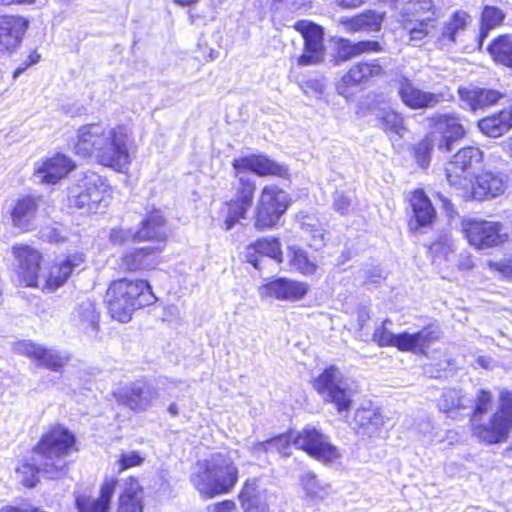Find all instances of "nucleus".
Instances as JSON below:
<instances>
[{"label": "nucleus", "mask_w": 512, "mask_h": 512, "mask_svg": "<svg viewBox=\"0 0 512 512\" xmlns=\"http://www.w3.org/2000/svg\"><path fill=\"white\" fill-rule=\"evenodd\" d=\"M133 143L132 132L127 125L106 126L92 122L76 129L70 146L77 157H93L97 164L123 172L132 161L130 148Z\"/></svg>", "instance_id": "f257e3e1"}, {"label": "nucleus", "mask_w": 512, "mask_h": 512, "mask_svg": "<svg viewBox=\"0 0 512 512\" xmlns=\"http://www.w3.org/2000/svg\"><path fill=\"white\" fill-rule=\"evenodd\" d=\"M494 404L491 390H477L471 412L469 427L472 436L478 442L493 446L508 441L512 433V390L502 389L498 393L496 409L485 418Z\"/></svg>", "instance_id": "f03ea898"}, {"label": "nucleus", "mask_w": 512, "mask_h": 512, "mask_svg": "<svg viewBox=\"0 0 512 512\" xmlns=\"http://www.w3.org/2000/svg\"><path fill=\"white\" fill-rule=\"evenodd\" d=\"M157 301L148 279L127 276L109 281L103 298L107 315L121 324L129 323L135 312L151 307Z\"/></svg>", "instance_id": "7ed1b4c3"}, {"label": "nucleus", "mask_w": 512, "mask_h": 512, "mask_svg": "<svg viewBox=\"0 0 512 512\" xmlns=\"http://www.w3.org/2000/svg\"><path fill=\"white\" fill-rule=\"evenodd\" d=\"M196 466L191 483L205 500L230 494L240 478L239 467L229 454L214 453L209 459L197 461Z\"/></svg>", "instance_id": "20e7f679"}, {"label": "nucleus", "mask_w": 512, "mask_h": 512, "mask_svg": "<svg viewBox=\"0 0 512 512\" xmlns=\"http://www.w3.org/2000/svg\"><path fill=\"white\" fill-rule=\"evenodd\" d=\"M257 191L256 182L241 176L231 186V196L225 199L219 209L218 218L222 227L229 231L248 218Z\"/></svg>", "instance_id": "39448f33"}, {"label": "nucleus", "mask_w": 512, "mask_h": 512, "mask_svg": "<svg viewBox=\"0 0 512 512\" xmlns=\"http://www.w3.org/2000/svg\"><path fill=\"white\" fill-rule=\"evenodd\" d=\"M460 226L463 238L475 250L500 248L510 239V234L501 221L469 217L462 219Z\"/></svg>", "instance_id": "423d86ee"}, {"label": "nucleus", "mask_w": 512, "mask_h": 512, "mask_svg": "<svg viewBox=\"0 0 512 512\" xmlns=\"http://www.w3.org/2000/svg\"><path fill=\"white\" fill-rule=\"evenodd\" d=\"M385 76L386 70L379 59L360 60L353 63L336 81L335 90L346 100H353L358 93Z\"/></svg>", "instance_id": "0eeeda50"}, {"label": "nucleus", "mask_w": 512, "mask_h": 512, "mask_svg": "<svg viewBox=\"0 0 512 512\" xmlns=\"http://www.w3.org/2000/svg\"><path fill=\"white\" fill-rule=\"evenodd\" d=\"M112 194V188L105 179L97 175L85 176L69 189L68 202L71 208L95 213L109 205Z\"/></svg>", "instance_id": "6e6552de"}, {"label": "nucleus", "mask_w": 512, "mask_h": 512, "mask_svg": "<svg viewBox=\"0 0 512 512\" xmlns=\"http://www.w3.org/2000/svg\"><path fill=\"white\" fill-rule=\"evenodd\" d=\"M438 7L434 0H408V7L400 14V25L410 41H421L436 29Z\"/></svg>", "instance_id": "1a4fd4ad"}, {"label": "nucleus", "mask_w": 512, "mask_h": 512, "mask_svg": "<svg viewBox=\"0 0 512 512\" xmlns=\"http://www.w3.org/2000/svg\"><path fill=\"white\" fill-rule=\"evenodd\" d=\"M290 200L277 185H265L253 212V226L259 232L272 230L286 213Z\"/></svg>", "instance_id": "9d476101"}, {"label": "nucleus", "mask_w": 512, "mask_h": 512, "mask_svg": "<svg viewBox=\"0 0 512 512\" xmlns=\"http://www.w3.org/2000/svg\"><path fill=\"white\" fill-rule=\"evenodd\" d=\"M483 162L484 153L478 146H463L446 162L445 178L451 187L464 190L472 180L474 172L482 166Z\"/></svg>", "instance_id": "9b49d317"}, {"label": "nucleus", "mask_w": 512, "mask_h": 512, "mask_svg": "<svg viewBox=\"0 0 512 512\" xmlns=\"http://www.w3.org/2000/svg\"><path fill=\"white\" fill-rule=\"evenodd\" d=\"M32 453L43 459L64 458L78 452L76 435L66 426L54 423L47 427L31 449Z\"/></svg>", "instance_id": "f8f14e48"}, {"label": "nucleus", "mask_w": 512, "mask_h": 512, "mask_svg": "<svg viewBox=\"0 0 512 512\" xmlns=\"http://www.w3.org/2000/svg\"><path fill=\"white\" fill-rule=\"evenodd\" d=\"M293 445L324 465H331L341 458L340 449L330 441L327 435L314 426L307 425L297 432L293 439Z\"/></svg>", "instance_id": "ddd939ff"}, {"label": "nucleus", "mask_w": 512, "mask_h": 512, "mask_svg": "<svg viewBox=\"0 0 512 512\" xmlns=\"http://www.w3.org/2000/svg\"><path fill=\"white\" fill-rule=\"evenodd\" d=\"M311 385L324 402L332 404L338 413L348 412L353 404L351 391L341 386L339 368L333 364L326 366L311 380Z\"/></svg>", "instance_id": "4468645a"}, {"label": "nucleus", "mask_w": 512, "mask_h": 512, "mask_svg": "<svg viewBox=\"0 0 512 512\" xmlns=\"http://www.w3.org/2000/svg\"><path fill=\"white\" fill-rule=\"evenodd\" d=\"M407 204V229L410 233L432 229L438 221V211L423 187L410 190L405 195Z\"/></svg>", "instance_id": "2eb2a0df"}, {"label": "nucleus", "mask_w": 512, "mask_h": 512, "mask_svg": "<svg viewBox=\"0 0 512 512\" xmlns=\"http://www.w3.org/2000/svg\"><path fill=\"white\" fill-rule=\"evenodd\" d=\"M11 253L16 261L14 273L18 284L26 288H39L44 264L43 253L25 243L12 245Z\"/></svg>", "instance_id": "dca6fc26"}, {"label": "nucleus", "mask_w": 512, "mask_h": 512, "mask_svg": "<svg viewBox=\"0 0 512 512\" xmlns=\"http://www.w3.org/2000/svg\"><path fill=\"white\" fill-rule=\"evenodd\" d=\"M134 237L137 243H153L152 247H161L164 251L170 238L169 220L164 210L154 205L146 208Z\"/></svg>", "instance_id": "f3484780"}, {"label": "nucleus", "mask_w": 512, "mask_h": 512, "mask_svg": "<svg viewBox=\"0 0 512 512\" xmlns=\"http://www.w3.org/2000/svg\"><path fill=\"white\" fill-rule=\"evenodd\" d=\"M293 28L303 38V53L297 57L298 66L319 64L325 57L324 29L310 20H298Z\"/></svg>", "instance_id": "a211bd4d"}, {"label": "nucleus", "mask_w": 512, "mask_h": 512, "mask_svg": "<svg viewBox=\"0 0 512 512\" xmlns=\"http://www.w3.org/2000/svg\"><path fill=\"white\" fill-rule=\"evenodd\" d=\"M427 121L429 128L440 136L437 143L440 151L450 152L453 145L467 135L461 116L455 112L434 113L427 118Z\"/></svg>", "instance_id": "6ab92c4d"}, {"label": "nucleus", "mask_w": 512, "mask_h": 512, "mask_svg": "<svg viewBox=\"0 0 512 512\" xmlns=\"http://www.w3.org/2000/svg\"><path fill=\"white\" fill-rule=\"evenodd\" d=\"M161 247L140 246L123 252L117 265L119 271L128 275H143L158 269Z\"/></svg>", "instance_id": "aec40b11"}, {"label": "nucleus", "mask_w": 512, "mask_h": 512, "mask_svg": "<svg viewBox=\"0 0 512 512\" xmlns=\"http://www.w3.org/2000/svg\"><path fill=\"white\" fill-rule=\"evenodd\" d=\"M13 351L17 355L30 359L38 366L54 372H61L70 359L68 355L26 339L16 341Z\"/></svg>", "instance_id": "412c9836"}, {"label": "nucleus", "mask_w": 512, "mask_h": 512, "mask_svg": "<svg viewBox=\"0 0 512 512\" xmlns=\"http://www.w3.org/2000/svg\"><path fill=\"white\" fill-rule=\"evenodd\" d=\"M68 470L67 463L57 464L54 462L46 463L42 468L39 464L29 458L19 460L14 468V477L16 484L25 489L32 490L41 484L42 473L50 475L51 478H57L64 475Z\"/></svg>", "instance_id": "4be33fe9"}, {"label": "nucleus", "mask_w": 512, "mask_h": 512, "mask_svg": "<svg viewBox=\"0 0 512 512\" xmlns=\"http://www.w3.org/2000/svg\"><path fill=\"white\" fill-rule=\"evenodd\" d=\"M310 290L306 282L288 277L266 279L258 289L262 299H273L286 302H298L306 297Z\"/></svg>", "instance_id": "5701e85b"}, {"label": "nucleus", "mask_w": 512, "mask_h": 512, "mask_svg": "<svg viewBox=\"0 0 512 512\" xmlns=\"http://www.w3.org/2000/svg\"><path fill=\"white\" fill-rule=\"evenodd\" d=\"M30 20L21 14H0V54L11 55L23 44Z\"/></svg>", "instance_id": "b1692460"}, {"label": "nucleus", "mask_w": 512, "mask_h": 512, "mask_svg": "<svg viewBox=\"0 0 512 512\" xmlns=\"http://www.w3.org/2000/svg\"><path fill=\"white\" fill-rule=\"evenodd\" d=\"M231 166L235 175L251 172L258 177L287 178L288 168L270 159L266 154L254 153L234 158Z\"/></svg>", "instance_id": "393cba45"}, {"label": "nucleus", "mask_w": 512, "mask_h": 512, "mask_svg": "<svg viewBox=\"0 0 512 512\" xmlns=\"http://www.w3.org/2000/svg\"><path fill=\"white\" fill-rule=\"evenodd\" d=\"M40 203L41 197L31 194L20 195L12 201L8 210V217L11 226L19 234L28 233L35 229Z\"/></svg>", "instance_id": "a878e982"}, {"label": "nucleus", "mask_w": 512, "mask_h": 512, "mask_svg": "<svg viewBox=\"0 0 512 512\" xmlns=\"http://www.w3.org/2000/svg\"><path fill=\"white\" fill-rule=\"evenodd\" d=\"M84 263L85 254L80 251L67 253L64 257L55 259L48 268L41 290L54 292L64 286L74 271Z\"/></svg>", "instance_id": "bb28decb"}, {"label": "nucleus", "mask_w": 512, "mask_h": 512, "mask_svg": "<svg viewBox=\"0 0 512 512\" xmlns=\"http://www.w3.org/2000/svg\"><path fill=\"white\" fill-rule=\"evenodd\" d=\"M464 189L466 198L475 201H486L503 195L507 189L505 177L499 173L484 171L476 175Z\"/></svg>", "instance_id": "cd10ccee"}, {"label": "nucleus", "mask_w": 512, "mask_h": 512, "mask_svg": "<svg viewBox=\"0 0 512 512\" xmlns=\"http://www.w3.org/2000/svg\"><path fill=\"white\" fill-rule=\"evenodd\" d=\"M398 96L411 110L432 109L444 101L442 93L422 90L407 77H402L398 81Z\"/></svg>", "instance_id": "c85d7f7f"}, {"label": "nucleus", "mask_w": 512, "mask_h": 512, "mask_svg": "<svg viewBox=\"0 0 512 512\" xmlns=\"http://www.w3.org/2000/svg\"><path fill=\"white\" fill-rule=\"evenodd\" d=\"M473 23L472 15L463 9L453 11L443 23L436 44L443 48L463 41Z\"/></svg>", "instance_id": "c756f323"}, {"label": "nucleus", "mask_w": 512, "mask_h": 512, "mask_svg": "<svg viewBox=\"0 0 512 512\" xmlns=\"http://www.w3.org/2000/svg\"><path fill=\"white\" fill-rule=\"evenodd\" d=\"M118 482L115 477L105 478L97 498L84 493L76 495L74 506L77 512H109Z\"/></svg>", "instance_id": "7c9ffc66"}, {"label": "nucleus", "mask_w": 512, "mask_h": 512, "mask_svg": "<svg viewBox=\"0 0 512 512\" xmlns=\"http://www.w3.org/2000/svg\"><path fill=\"white\" fill-rule=\"evenodd\" d=\"M441 329L438 324L430 323L414 333L400 332V352L426 354L428 348L439 341Z\"/></svg>", "instance_id": "2f4dec72"}, {"label": "nucleus", "mask_w": 512, "mask_h": 512, "mask_svg": "<svg viewBox=\"0 0 512 512\" xmlns=\"http://www.w3.org/2000/svg\"><path fill=\"white\" fill-rule=\"evenodd\" d=\"M76 168L75 162L67 155L57 152L44 158L35 168L42 183L56 184L66 178Z\"/></svg>", "instance_id": "473e14b6"}, {"label": "nucleus", "mask_w": 512, "mask_h": 512, "mask_svg": "<svg viewBox=\"0 0 512 512\" xmlns=\"http://www.w3.org/2000/svg\"><path fill=\"white\" fill-rule=\"evenodd\" d=\"M145 488L138 476L129 475L123 480L116 502V512H144Z\"/></svg>", "instance_id": "72a5a7b5"}, {"label": "nucleus", "mask_w": 512, "mask_h": 512, "mask_svg": "<svg viewBox=\"0 0 512 512\" xmlns=\"http://www.w3.org/2000/svg\"><path fill=\"white\" fill-rule=\"evenodd\" d=\"M457 94L471 111L495 106L504 96L498 89L480 86H460L457 89Z\"/></svg>", "instance_id": "f704fd0d"}, {"label": "nucleus", "mask_w": 512, "mask_h": 512, "mask_svg": "<svg viewBox=\"0 0 512 512\" xmlns=\"http://www.w3.org/2000/svg\"><path fill=\"white\" fill-rule=\"evenodd\" d=\"M385 19L384 12L375 10H364L352 16H344L338 20V24L348 34H356L359 32H379L382 29Z\"/></svg>", "instance_id": "c9c22d12"}, {"label": "nucleus", "mask_w": 512, "mask_h": 512, "mask_svg": "<svg viewBox=\"0 0 512 512\" xmlns=\"http://www.w3.org/2000/svg\"><path fill=\"white\" fill-rule=\"evenodd\" d=\"M269 257L281 264L284 260L282 246L277 237H260L246 247V262L255 269L260 268V258Z\"/></svg>", "instance_id": "e433bc0d"}, {"label": "nucleus", "mask_w": 512, "mask_h": 512, "mask_svg": "<svg viewBox=\"0 0 512 512\" xmlns=\"http://www.w3.org/2000/svg\"><path fill=\"white\" fill-rule=\"evenodd\" d=\"M237 497L243 512H270L266 491L260 488L257 477L245 479Z\"/></svg>", "instance_id": "4c0bfd02"}, {"label": "nucleus", "mask_w": 512, "mask_h": 512, "mask_svg": "<svg viewBox=\"0 0 512 512\" xmlns=\"http://www.w3.org/2000/svg\"><path fill=\"white\" fill-rule=\"evenodd\" d=\"M353 421L357 433L369 438L379 435L385 424V418L381 411L372 405L358 407Z\"/></svg>", "instance_id": "58836bf2"}, {"label": "nucleus", "mask_w": 512, "mask_h": 512, "mask_svg": "<svg viewBox=\"0 0 512 512\" xmlns=\"http://www.w3.org/2000/svg\"><path fill=\"white\" fill-rule=\"evenodd\" d=\"M479 130L488 137L497 138L512 128V110L501 109L478 121Z\"/></svg>", "instance_id": "ea45409f"}, {"label": "nucleus", "mask_w": 512, "mask_h": 512, "mask_svg": "<svg viewBox=\"0 0 512 512\" xmlns=\"http://www.w3.org/2000/svg\"><path fill=\"white\" fill-rule=\"evenodd\" d=\"M505 12L494 5H484L479 16L478 46L481 48L489 33L503 25Z\"/></svg>", "instance_id": "a19ab883"}, {"label": "nucleus", "mask_w": 512, "mask_h": 512, "mask_svg": "<svg viewBox=\"0 0 512 512\" xmlns=\"http://www.w3.org/2000/svg\"><path fill=\"white\" fill-rule=\"evenodd\" d=\"M492 60L499 65L512 69V36L500 34L487 46Z\"/></svg>", "instance_id": "79ce46f5"}, {"label": "nucleus", "mask_w": 512, "mask_h": 512, "mask_svg": "<svg viewBox=\"0 0 512 512\" xmlns=\"http://www.w3.org/2000/svg\"><path fill=\"white\" fill-rule=\"evenodd\" d=\"M294 436L291 431L273 435L272 437L259 441L254 444V448L258 452L273 453L277 452L283 457L291 455V445H293Z\"/></svg>", "instance_id": "37998d69"}, {"label": "nucleus", "mask_w": 512, "mask_h": 512, "mask_svg": "<svg viewBox=\"0 0 512 512\" xmlns=\"http://www.w3.org/2000/svg\"><path fill=\"white\" fill-rule=\"evenodd\" d=\"M118 404L128 407L134 412L144 411L149 406V400L145 396L142 387L131 386L114 393Z\"/></svg>", "instance_id": "c03bdc74"}, {"label": "nucleus", "mask_w": 512, "mask_h": 512, "mask_svg": "<svg viewBox=\"0 0 512 512\" xmlns=\"http://www.w3.org/2000/svg\"><path fill=\"white\" fill-rule=\"evenodd\" d=\"M75 316L78 323L85 329L99 331L100 312L94 301L88 299L79 303L75 309Z\"/></svg>", "instance_id": "a18cd8bd"}, {"label": "nucleus", "mask_w": 512, "mask_h": 512, "mask_svg": "<svg viewBox=\"0 0 512 512\" xmlns=\"http://www.w3.org/2000/svg\"><path fill=\"white\" fill-rule=\"evenodd\" d=\"M381 129L388 135L402 137L407 132L405 119L401 113L394 109H385L379 117Z\"/></svg>", "instance_id": "49530a36"}, {"label": "nucleus", "mask_w": 512, "mask_h": 512, "mask_svg": "<svg viewBox=\"0 0 512 512\" xmlns=\"http://www.w3.org/2000/svg\"><path fill=\"white\" fill-rule=\"evenodd\" d=\"M289 264L298 273L308 276L316 273L318 266L312 261L308 253L300 247L292 246L288 248Z\"/></svg>", "instance_id": "de8ad7c7"}, {"label": "nucleus", "mask_w": 512, "mask_h": 512, "mask_svg": "<svg viewBox=\"0 0 512 512\" xmlns=\"http://www.w3.org/2000/svg\"><path fill=\"white\" fill-rule=\"evenodd\" d=\"M434 145L433 135L428 133L412 146L413 158L420 167L426 168L430 164Z\"/></svg>", "instance_id": "09e8293b"}, {"label": "nucleus", "mask_w": 512, "mask_h": 512, "mask_svg": "<svg viewBox=\"0 0 512 512\" xmlns=\"http://www.w3.org/2000/svg\"><path fill=\"white\" fill-rule=\"evenodd\" d=\"M387 323H390L389 319H385L379 326L374 329L372 340L379 348L395 347L398 351H400V333L393 334L390 332L386 327Z\"/></svg>", "instance_id": "8fccbe9b"}, {"label": "nucleus", "mask_w": 512, "mask_h": 512, "mask_svg": "<svg viewBox=\"0 0 512 512\" xmlns=\"http://www.w3.org/2000/svg\"><path fill=\"white\" fill-rule=\"evenodd\" d=\"M145 462V456L139 451L133 450L129 452L121 453L116 461L118 473H122L126 470L140 467Z\"/></svg>", "instance_id": "3c124183"}, {"label": "nucleus", "mask_w": 512, "mask_h": 512, "mask_svg": "<svg viewBox=\"0 0 512 512\" xmlns=\"http://www.w3.org/2000/svg\"><path fill=\"white\" fill-rule=\"evenodd\" d=\"M335 55L338 61L347 62L358 58L355 41L340 37L335 41Z\"/></svg>", "instance_id": "603ef678"}, {"label": "nucleus", "mask_w": 512, "mask_h": 512, "mask_svg": "<svg viewBox=\"0 0 512 512\" xmlns=\"http://www.w3.org/2000/svg\"><path fill=\"white\" fill-rule=\"evenodd\" d=\"M108 240L111 245L117 247H121L129 243H137L135 241L134 232L132 229L124 228L121 226L113 227L110 229Z\"/></svg>", "instance_id": "864d4df0"}, {"label": "nucleus", "mask_w": 512, "mask_h": 512, "mask_svg": "<svg viewBox=\"0 0 512 512\" xmlns=\"http://www.w3.org/2000/svg\"><path fill=\"white\" fill-rule=\"evenodd\" d=\"M439 410L449 414L464 408L462 397L456 392L443 394L438 404Z\"/></svg>", "instance_id": "5fc2aeb1"}, {"label": "nucleus", "mask_w": 512, "mask_h": 512, "mask_svg": "<svg viewBox=\"0 0 512 512\" xmlns=\"http://www.w3.org/2000/svg\"><path fill=\"white\" fill-rule=\"evenodd\" d=\"M357 57L369 54H378L385 51L383 42L376 39H361L355 41Z\"/></svg>", "instance_id": "6e6d98bb"}, {"label": "nucleus", "mask_w": 512, "mask_h": 512, "mask_svg": "<svg viewBox=\"0 0 512 512\" xmlns=\"http://www.w3.org/2000/svg\"><path fill=\"white\" fill-rule=\"evenodd\" d=\"M353 201V196L344 192H336L333 198L332 207L335 212L346 216L349 215L353 210Z\"/></svg>", "instance_id": "4d7b16f0"}, {"label": "nucleus", "mask_w": 512, "mask_h": 512, "mask_svg": "<svg viewBox=\"0 0 512 512\" xmlns=\"http://www.w3.org/2000/svg\"><path fill=\"white\" fill-rule=\"evenodd\" d=\"M41 60V54L37 51V49H33L29 52L27 58L13 71L12 77L16 79L22 73H24L28 68L33 65H36Z\"/></svg>", "instance_id": "13d9d810"}, {"label": "nucleus", "mask_w": 512, "mask_h": 512, "mask_svg": "<svg viewBox=\"0 0 512 512\" xmlns=\"http://www.w3.org/2000/svg\"><path fill=\"white\" fill-rule=\"evenodd\" d=\"M488 267L506 278H512V253L502 262L489 261Z\"/></svg>", "instance_id": "bf43d9fd"}, {"label": "nucleus", "mask_w": 512, "mask_h": 512, "mask_svg": "<svg viewBox=\"0 0 512 512\" xmlns=\"http://www.w3.org/2000/svg\"><path fill=\"white\" fill-rule=\"evenodd\" d=\"M237 505L232 499H224L207 507V512H236Z\"/></svg>", "instance_id": "052dcab7"}, {"label": "nucleus", "mask_w": 512, "mask_h": 512, "mask_svg": "<svg viewBox=\"0 0 512 512\" xmlns=\"http://www.w3.org/2000/svg\"><path fill=\"white\" fill-rule=\"evenodd\" d=\"M0 512H43L39 507L33 505H6Z\"/></svg>", "instance_id": "680f3d73"}, {"label": "nucleus", "mask_w": 512, "mask_h": 512, "mask_svg": "<svg viewBox=\"0 0 512 512\" xmlns=\"http://www.w3.org/2000/svg\"><path fill=\"white\" fill-rule=\"evenodd\" d=\"M35 2H36V0H0V7L32 5Z\"/></svg>", "instance_id": "e2e57ef3"}, {"label": "nucleus", "mask_w": 512, "mask_h": 512, "mask_svg": "<svg viewBox=\"0 0 512 512\" xmlns=\"http://www.w3.org/2000/svg\"><path fill=\"white\" fill-rule=\"evenodd\" d=\"M173 2L181 7L193 6L199 2V0H173Z\"/></svg>", "instance_id": "0e129e2a"}, {"label": "nucleus", "mask_w": 512, "mask_h": 512, "mask_svg": "<svg viewBox=\"0 0 512 512\" xmlns=\"http://www.w3.org/2000/svg\"><path fill=\"white\" fill-rule=\"evenodd\" d=\"M167 410H168V412L170 413L171 416L176 417L179 414L178 406L176 405V403H170L168 405Z\"/></svg>", "instance_id": "69168bd1"}, {"label": "nucleus", "mask_w": 512, "mask_h": 512, "mask_svg": "<svg viewBox=\"0 0 512 512\" xmlns=\"http://www.w3.org/2000/svg\"><path fill=\"white\" fill-rule=\"evenodd\" d=\"M439 199L442 201L443 206L445 208H452L453 205H452V203H451V201L449 199H447V198H445V197H443L441 195H439Z\"/></svg>", "instance_id": "338daca9"}]
</instances>
